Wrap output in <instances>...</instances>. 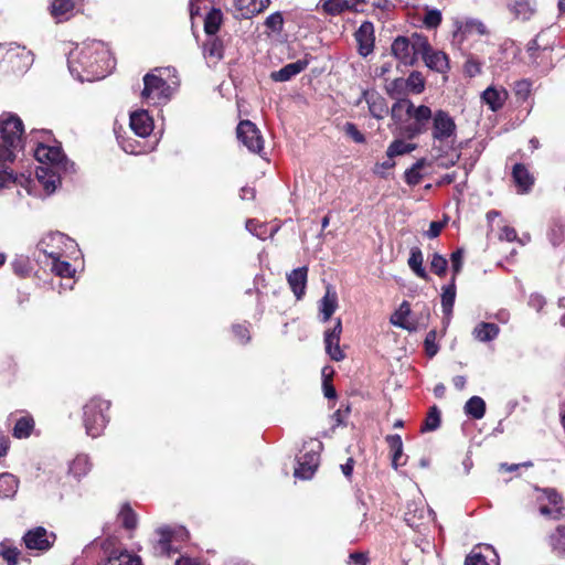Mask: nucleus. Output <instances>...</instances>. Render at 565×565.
<instances>
[{
  "label": "nucleus",
  "mask_w": 565,
  "mask_h": 565,
  "mask_svg": "<svg viewBox=\"0 0 565 565\" xmlns=\"http://www.w3.org/2000/svg\"><path fill=\"white\" fill-rule=\"evenodd\" d=\"M307 279H308V267L307 266L295 268L287 275V282H288L291 291L294 292L295 297L297 298V300L302 299V297L306 294Z\"/></svg>",
  "instance_id": "19"
},
{
  "label": "nucleus",
  "mask_w": 565,
  "mask_h": 565,
  "mask_svg": "<svg viewBox=\"0 0 565 565\" xmlns=\"http://www.w3.org/2000/svg\"><path fill=\"white\" fill-rule=\"evenodd\" d=\"M434 113L426 105L413 106L409 118L414 120L412 125L408 126L407 131L411 136H416L423 134L427 129V124L429 120L433 121Z\"/></svg>",
  "instance_id": "16"
},
{
  "label": "nucleus",
  "mask_w": 565,
  "mask_h": 565,
  "mask_svg": "<svg viewBox=\"0 0 565 565\" xmlns=\"http://www.w3.org/2000/svg\"><path fill=\"white\" fill-rule=\"evenodd\" d=\"M57 168L41 166L36 169V179L46 194H52L60 184Z\"/></svg>",
  "instance_id": "21"
},
{
  "label": "nucleus",
  "mask_w": 565,
  "mask_h": 565,
  "mask_svg": "<svg viewBox=\"0 0 565 565\" xmlns=\"http://www.w3.org/2000/svg\"><path fill=\"white\" fill-rule=\"evenodd\" d=\"M130 127L136 135L147 137L153 129V121L148 111L139 110L131 114Z\"/></svg>",
  "instance_id": "24"
},
{
  "label": "nucleus",
  "mask_w": 565,
  "mask_h": 565,
  "mask_svg": "<svg viewBox=\"0 0 565 565\" xmlns=\"http://www.w3.org/2000/svg\"><path fill=\"white\" fill-rule=\"evenodd\" d=\"M265 25L274 32H280L284 25V18L280 12H274L266 18Z\"/></svg>",
  "instance_id": "57"
},
{
  "label": "nucleus",
  "mask_w": 565,
  "mask_h": 565,
  "mask_svg": "<svg viewBox=\"0 0 565 565\" xmlns=\"http://www.w3.org/2000/svg\"><path fill=\"white\" fill-rule=\"evenodd\" d=\"M405 88V79L403 78H396L393 82H391L386 86V92L391 96H394L395 94L402 93V90Z\"/></svg>",
  "instance_id": "64"
},
{
  "label": "nucleus",
  "mask_w": 565,
  "mask_h": 565,
  "mask_svg": "<svg viewBox=\"0 0 565 565\" xmlns=\"http://www.w3.org/2000/svg\"><path fill=\"white\" fill-rule=\"evenodd\" d=\"M361 100L367 104L370 114L376 119H383L388 114L385 98L376 90H364Z\"/></svg>",
  "instance_id": "18"
},
{
  "label": "nucleus",
  "mask_w": 565,
  "mask_h": 565,
  "mask_svg": "<svg viewBox=\"0 0 565 565\" xmlns=\"http://www.w3.org/2000/svg\"><path fill=\"white\" fill-rule=\"evenodd\" d=\"M347 136H349L356 143L365 142L364 135L352 122H347L343 128Z\"/></svg>",
  "instance_id": "60"
},
{
  "label": "nucleus",
  "mask_w": 565,
  "mask_h": 565,
  "mask_svg": "<svg viewBox=\"0 0 565 565\" xmlns=\"http://www.w3.org/2000/svg\"><path fill=\"white\" fill-rule=\"evenodd\" d=\"M203 51H204V55L206 57L221 60L223 56L222 43L220 42L218 39H215V38L206 41V43L204 44Z\"/></svg>",
  "instance_id": "49"
},
{
  "label": "nucleus",
  "mask_w": 565,
  "mask_h": 565,
  "mask_svg": "<svg viewBox=\"0 0 565 565\" xmlns=\"http://www.w3.org/2000/svg\"><path fill=\"white\" fill-rule=\"evenodd\" d=\"M437 333L435 330H430L425 338V350L428 356H434L438 352V345L436 344Z\"/></svg>",
  "instance_id": "59"
},
{
  "label": "nucleus",
  "mask_w": 565,
  "mask_h": 565,
  "mask_svg": "<svg viewBox=\"0 0 565 565\" xmlns=\"http://www.w3.org/2000/svg\"><path fill=\"white\" fill-rule=\"evenodd\" d=\"M418 45L419 54L430 70L439 73L448 70V58L444 52L434 50L424 36H418Z\"/></svg>",
  "instance_id": "12"
},
{
  "label": "nucleus",
  "mask_w": 565,
  "mask_h": 565,
  "mask_svg": "<svg viewBox=\"0 0 565 565\" xmlns=\"http://www.w3.org/2000/svg\"><path fill=\"white\" fill-rule=\"evenodd\" d=\"M90 462L87 456L78 455L70 463L68 471L76 479L85 477L90 471Z\"/></svg>",
  "instance_id": "36"
},
{
  "label": "nucleus",
  "mask_w": 565,
  "mask_h": 565,
  "mask_svg": "<svg viewBox=\"0 0 565 565\" xmlns=\"http://www.w3.org/2000/svg\"><path fill=\"white\" fill-rule=\"evenodd\" d=\"M338 308V295L335 290L328 286L324 296L319 301V313L322 322L330 320Z\"/></svg>",
  "instance_id": "25"
},
{
  "label": "nucleus",
  "mask_w": 565,
  "mask_h": 565,
  "mask_svg": "<svg viewBox=\"0 0 565 565\" xmlns=\"http://www.w3.org/2000/svg\"><path fill=\"white\" fill-rule=\"evenodd\" d=\"M160 539L156 545V551L160 555L170 556L172 553L178 552V548L173 547L172 544L179 541H186L189 539V532L184 527H169L163 526L158 529Z\"/></svg>",
  "instance_id": "10"
},
{
  "label": "nucleus",
  "mask_w": 565,
  "mask_h": 565,
  "mask_svg": "<svg viewBox=\"0 0 565 565\" xmlns=\"http://www.w3.org/2000/svg\"><path fill=\"white\" fill-rule=\"evenodd\" d=\"M456 299V280L451 278L450 282L443 287L441 292V308L445 316L449 317L452 312Z\"/></svg>",
  "instance_id": "34"
},
{
  "label": "nucleus",
  "mask_w": 565,
  "mask_h": 565,
  "mask_svg": "<svg viewBox=\"0 0 565 565\" xmlns=\"http://www.w3.org/2000/svg\"><path fill=\"white\" fill-rule=\"evenodd\" d=\"M270 0H234V8L241 18L248 19L264 11Z\"/></svg>",
  "instance_id": "23"
},
{
  "label": "nucleus",
  "mask_w": 565,
  "mask_h": 565,
  "mask_svg": "<svg viewBox=\"0 0 565 565\" xmlns=\"http://www.w3.org/2000/svg\"><path fill=\"white\" fill-rule=\"evenodd\" d=\"M543 34L537 35L531 40L527 44V53L533 63L540 64L539 57L545 56L546 53H551L552 46L547 42H543Z\"/></svg>",
  "instance_id": "29"
},
{
  "label": "nucleus",
  "mask_w": 565,
  "mask_h": 565,
  "mask_svg": "<svg viewBox=\"0 0 565 565\" xmlns=\"http://www.w3.org/2000/svg\"><path fill=\"white\" fill-rule=\"evenodd\" d=\"M465 565H489L486 557L480 553L472 551L465 561Z\"/></svg>",
  "instance_id": "62"
},
{
  "label": "nucleus",
  "mask_w": 565,
  "mask_h": 565,
  "mask_svg": "<svg viewBox=\"0 0 565 565\" xmlns=\"http://www.w3.org/2000/svg\"><path fill=\"white\" fill-rule=\"evenodd\" d=\"M19 555V550L9 540L0 542V556L7 565H17Z\"/></svg>",
  "instance_id": "43"
},
{
  "label": "nucleus",
  "mask_w": 565,
  "mask_h": 565,
  "mask_svg": "<svg viewBox=\"0 0 565 565\" xmlns=\"http://www.w3.org/2000/svg\"><path fill=\"white\" fill-rule=\"evenodd\" d=\"M465 413L473 419H481L486 414V403L479 396L470 397L465 404Z\"/></svg>",
  "instance_id": "39"
},
{
  "label": "nucleus",
  "mask_w": 565,
  "mask_h": 565,
  "mask_svg": "<svg viewBox=\"0 0 565 565\" xmlns=\"http://www.w3.org/2000/svg\"><path fill=\"white\" fill-rule=\"evenodd\" d=\"M548 544L557 555H565V524L558 525L548 536Z\"/></svg>",
  "instance_id": "38"
},
{
  "label": "nucleus",
  "mask_w": 565,
  "mask_h": 565,
  "mask_svg": "<svg viewBox=\"0 0 565 565\" xmlns=\"http://www.w3.org/2000/svg\"><path fill=\"white\" fill-rule=\"evenodd\" d=\"M417 148L415 143L406 142L402 139H395L390 143L386 150V157H398L411 153Z\"/></svg>",
  "instance_id": "41"
},
{
  "label": "nucleus",
  "mask_w": 565,
  "mask_h": 565,
  "mask_svg": "<svg viewBox=\"0 0 565 565\" xmlns=\"http://www.w3.org/2000/svg\"><path fill=\"white\" fill-rule=\"evenodd\" d=\"M353 2L351 0H320L318 8L324 13L338 15L347 10H351Z\"/></svg>",
  "instance_id": "32"
},
{
  "label": "nucleus",
  "mask_w": 565,
  "mask_h": 565,
  "mask_svg": "<svg viewBox=\"0 0 565 565\" xmlns=\"http://www.w3.org/2000/svg\"><path fill=\"white\" fill-rule=\"evenodd\" d=\"M355 39L359 44V53L362 56H367L374 47V28L371 22H363L355 33Z\"/></svg>",
  "instance_id": "20"
},
{
  "label": "nucleus",
  "mask_w": 565,
  "mask_h": 565,
  "mask_svg": "<svg viewBox=\"0 0 565 565\" xmlns=\"http://www.w3.org/2000/svg\"><path fill=\"white\" fill-rule=\"evenodd\" d=\"M418 34H414L412 41L405 36H398L392 43L393 55L404 65H413L419 52Z\"/></svg>",
  "instance_id": "8"
},
{
  "label": "nucleus",
  "mask_w": 565,
  "mask_h": 565,
  "mask_svg": "<svg viewBox=\"0 0 565 565\" xmlns=\"http://www.w3.org/2000/svg\"><path fill=\"white\" fill-rule=\"evenodd\" d=\"M423 23L427 29H436L441 23V12L437 9H427Z\"/></svg>",
  "instance_id": "55"
},
{
  "label": "nucleus",
  "mask_w": 565,
  "mask_h": 565,
  "mask_svg": "<svg viewBox=\"0 0 565 565\" xmlns=\"http://www.w3.org/2000/svg\"><path fill=\"white\" fill-rule=\"evenodd\" d=\"M414 104L406 98L398 99L392 107L391 116L393 120L397 124L404 122L407 119H411V113Z\"/></svg>",
  "instance_id": "31"
},
{
  "label": "nucleus",
  "mask_w": 565,
  "mask_h": 565,
  "mask_svg": "<svg viewBox=\"0 0 565 565\" xmlns=\"http://www.w3.org/2000/svg\"><path fill=\"white\" fill-rule=\"evenodd\" d=\"M73 8L74 3L72 0H53L51 12L56 19L62 20Z\"/></svg>",
  "instance_id": "47"
},
{
  "label": "nucleus",
  "mask_w": 565,
  "mask_h": 565,
  "mask_svg": "<svg viewBox=\"0 0 565 565\" xmlns=\"http://www.w3.org/2000/svg\"><path fill=\"white\" fill-rule=\"evenodd\" d=\"M34 157L46 167L61 169L64 160V154L60 146H47L40 143L34 150Z\"/></svg>",
  "instance_id": "14"
},
{
  "label": "nucleus",
  "mask_w": 565,
  "mask_h": 565,
  "mask_svg": "<svg viewBox=\"0 0 565 565\" xmlns=\"http://www.w3.org/2000/svg\"><path fill=\"white\" fill-rule=\"evenodd\" d=\"M510 10L516 19H520L523 21L529 20L534 12L533 7L531 6L530 1H527V0L515 1L511 6Z\"/></svg>",
  "instance_id": "45"
},
{
  "label": "nucleus",
  "mask_w": 565,
  "mask_h": 565,
  "mask_svg": "<svg viewBox=\"0 0 565 565\" xmlns=\"http://www.w3.org/2000/svg\"><path fill=\"white\" fill-rule=\"evenodd\" d=\"M512 177L515 184L519 188L520 193L529 192L534 183L533 175L530 173L527 168L522 163H516L513 167Z\"/></svg>",
  "instance_id": "27"
},
{
  "label": "nucleus",
  "mask_w": 565,
  "mask_h": 565,
  "mask_svg": "<svg viewBox=\"0 0 565 565\" xmlns=\"http://www.w3.org/2000/svg\"><path fill=\"white\" fill-rule=\"evenodd\" d=\"M405 87L409 88L412 92L416 94L422 93L425 88V82L420 73L413 72L405 81Z\"/></svg>",
  "instance_id": "53"
},
{
  "label": "nucleus",
  "mask_w": 565,
  "mask_h": 565,
  "mask_svg": "<svg viewBox=\"0 0 565 565\" xmlns=\"http://www.w3.org/2000/svg\"><path fill=\"white\" fill-rule=\"evenodd\" d=\"M455 25L457 28V32L461 33L462 35H471L475 33L479 35L487 34L486 25L477 19H467L465 21L457 20Z\"/></svg>",
  "instance_id": "30"
},
{
  "label": "nucleus",
  "mask_w": 565,
  "mask_h": 565,
  "mask_svg": "<svg viewBox=\"0 0 565 565\" xmlns=\"http://www.w3.org/2000/svg\"><path fill=\"white\" fill-rule=\"evenodd\" d=\"M322 375L324 377L323 379V393H324V396L327 398H329V399L335 398L337 393H335V390H334L333 385L331 384L329 375H327V369H323Z\"/></svg>",
  "instance_id": "63"
},
{
  "label": "nucleus",
  "mask_w": 565,
  "mask_h": 565,
  "mask_svg": "<svg viewBox=\"0 0 565 565\" xmlns=\"http://www.w3.org/2000/svg\"><path fill=\"white\" fill-rule=\"evenodd\" d=\"M427 166V160L422 158L417 160L409 169H407L404 173L405 182L408 185H417L422 179V170Z\"/></svg>",
  "instance_id": "40"
},
{
  "label": "nucleus",
  "mask_w": 565,
  "mask_h": 565,
  "mask_svg": "<svg viewBox=\"0 0 565 565\" xmlns=\"http://www.w3.org/2000/svg\"><path fill=\"white\" fill-rule=\"evenodd\" d=\"M34 427V420L31 416L19 418L13 427V436L17 438H26Z\"/></svg>",
  "instance_id": "44"
},
{
  "label": "nucleus",
  "mask_w": 565,
  "mask_h": 565,
  "mask_svg": "<svg viewBox=\"0 0 565 565\" xmlns=\"http://www.w3.org/2000/svg\"><path fill=\"white\" fill-rule=\"evenodd\" d=\"M308 66V62L305 60H298L296 62L289 63L281 67L279 71L273 72L270 77L275 82H287L291 79L294 76L298 75L302 71H305Z\"/></svg>",
  "instance_id": "26"
},
{
  "label": "nucleus",
  "mask_w": 565,
  "mask_h": 565,
  "mask_svg": "<svg viewBox=\"0 0 565 565\" xmlns=\"http://www.w3.org/2000/svg\"><path fill=\"white\" fill-rule=\"evenodd\" d=\"M386 441H387L391 450L393 451V459H392L393 467L397 468L398 460H399V458L403 455V441H402V438L397 434L388 435V436H386Z\"/></svg>",
  "instance_id": "46"
},
{
  "label": "nucleus",
  "mask_w": 565,
  "mask_h": 565,
  "mask_svg": "<svg viewBox=\"0 0 565 565\" xmlns=\"http://www.w3.org/2000/svg\"><path fill=\"white\" fill-rule=\"evenodd\" d=\"M246 230L253 234L254 236L265 239L267 235V226L265 224H259L255 220H248L246 222Z\"/></svg>",
  "instance_id": "56"
},
{
  "label": "nucleus",
  "mask_w": 565,
  "mask_h": 565,
  "mask_svg": "<svg viewBox=\"0 0 565 565\" xmlns=\"http://www.w3.org/2000/svg\"><path fill=\"white\" fill-rule=\"evenodd\" d=\"M508 92L503 87L489 86L483 90L481 100L486 104L490 110L498 111L503 107L508 99Z\"/></svg>",
  "instance_id": "22"
},
{
  "label": "nucleus",
  "mask_w": 565,
  "mask_h": 565,
  "mask_svg": "<svg viewBox=\"0 0 565 565\" xmlns=\"http://www.w3.org/2000/svg\"><path fill=\"white\" fill-rule=\"evenodd\" d=\"M440 426V412L437 406H431L424 425L422 426V431H434Z\"/></svg>",
  "instance_id": "48"
},
{
  "label": "nucleus",
  "mask_w": 565,
  "mask_h": 565,
  "mask_svg": "<svg viewBox=\"0 0 565 565\" xmlns=\"http://www.w3.org/2000/svg\"><path fill=\"white\" fill-rule=\"evenodd\" d=\"M319 452L311 449L298 458V467L295 469V477L310 479L319 466Z\"/></svg>",
  "instance_id": "17"
},
{
  "label": "nucleus",
  "mask_w": 565,
  "mask_h": 565,
  "mask_svg": "<svg viewBox=\"0 0 565 565\" xmlns=\"http://www.w3.org/2000/svg\"><path fill=\"white\" fill-rule=\"evenodd\" d=\"M237 139L253 153H260L264 139L260 130L250 120H242L236 128Z\"/></svg>",
  "instance_id": "9"
},
{
  "label": "nucleus",
  "mask_w": 565,
  "mask_h": 565,
  "mask_svg": "<svg viewBox=\"0 0 565 565\" xmlns=\"http://www.w3.org/2000/svg\"><path fill=\"white\" fill-rule=\"evenodd\" d=\"M433 512L423 502L412 501L407 503L405 521L411 527H419L431 518Z\"/></svg>",
  "instance_id": "15"
},
{
  "label": "nucleus",
  "mask_w": 565,
  "mask_h": 565,
  "mask_svg": "<svg viewBox=\"0 0 565 565\" xmlns=\"http://www.w3.org/2000/svg\"><path fill=\"white\" fill-rule=\"evenodd\" d=\"M448 262L438 253H435L430 260V269L434 274L443 277L447 271Z\"/></svg>",
  "instance_id": "52"
},
{
  "label": "nucleus",
  "mask_w": 565,
  "mask_h": 565,
  "mask_svg": "<svg viewBox=\"0 0 565 565\" xmlns=\"http://www.w3.org/2000/svg\"><path fill=\"white\" fill-rule=\"evenodd\" d=\"M342 333V322L341 319L338 318L335 320L334 327L332 329H328L324 332V347L327 354L333 361H342L345 358L344 352L340 348V339Z\"/></svg>",
  "instance_id": "13"
},
{
  "label": "nucleus",
  "mask_w": 565,
  "mask_h": 565,
  "mask_svg": "<svg viewBox=\"0 0 565 565\" xmlns=\"http://www.w3.org/2000/svg\"><path fill=\"white\" fill-rule=\"evenodd\" d=\"M24 147V126L12 113L0 115V162H13Z\"/></svg>",
  "instance_id": "2"
},
{
  "label": "nucleus",
  "mask_w": 565,
  "mask_h": 565,
  "mask_svg": "<svg viewBox=\"0 0 565 565\" xmlns=\"http://www.w3.org/2000/svg\"><path fill=\"white\" fill-rule=\"evenodd\" d=\"M171 95V87L162 77L154 73H148L143 76V89L141 92V97L148 104H166L170 99Z\"/></svg>",
  "instance_id": "7"
},
{
  "label": "nucleus",
  "mask_w": 565,
  "mask_h": 565,
  "mask_svg": "<svg viewBox=\"0 0 565 565\" xmlns=\"http://www.w3.org/2000/svg\"><path fill=\"white\" fill-rule=\"evenodd\" d=\"M395 167V161L393 157H386V160L383 162H379L373 168V173L381 177L386 178V172Z\"/></svg>",
  "instance_id": "58"
},
{
  "label": "nucleus",
  "mask_w": 565,
  "mask_h": 565,
  "mask_svg": "<svg viewBox=\"0 0 565 565\" xmlns=\"http://www.w3.org/2000/svg\"><path fill=\"white\" fill-rule=\"evenodd\" d=\"M499 327L494 323L481 322L473 329V335L478 341L488 342L497 338Z\"/></svg>",
  "instance_id": "37"
},
{
  "label": "nucleus",
  "mask_w": 565,
  "mask_h": 565,
  "mask_svg": "<svg viewBox=\"0 0 565 565\" xmlns=\"http://www.w3.org/2000/svg\"><path fill=\"white\" fill-rule=\"evenodd\" d=\"M450 260H451V267H452V271H454L452 277L456 278V276L460 273L462 265H463V250L460 248L455 250L451 254Z\"/></svg>",
  "instance_id": "61"
},
{
  "label": "nucleus",
  "mask_w": 565,
  "mask_h": 565,
  "mask_svg": "<svg viewBox=\"0 0 565 565\" xmlns=\"http://www.w3.org/2000/svg\"><path fill=\"white\" fill-rule=\"evenodd\" d=\"M119 519L126 529H135L137 525V515L130 507L124 505L119 513Z\"/></svg>",
  "instance_id": "54"
},
{
  "label": "nucleus",
  "mask_w": 565,
  "mask_h": 565,
  "mask_svg": "<svg viewBox=\"0 0 565 565\" xmlns=\"http://www.w3.org/2000/svg\"><path fill=\"white\" fill-rule=\"evenodd\" d=\"M56 536L52 532H47L44 527L38 526L28 531L23 536L25 547L30 551L46 552L49 551Z\"/></svg>",
  "instance_id": "11"
},
{
  "label": "nucleus",
  "mask_w": 565,
  "mask_h": 565,
  "mask_svg": "<svg viewBox=\"0 0 565 565\" xmlns=\"http://www.w3.org/2000/svg\"><path fill=\"white\" fill-rule=\"evenodd\" d=\"M109 403L100 398H93L84 406V426L86 434L93 438L98 437L107 424L105 414Z\"/></svg>",
  "instance_id": "4"
},
{
  "label": "nucleus",
  "mask_w": 565,
  "mask_h": 565,
  "mask_svg": "<svg viewBox=\"0 0 565 565\" xmlns=\"http://www.w3.org/2000/svg\"><path fill=\"white\" fill-rule=\"evenodd\" d=\"M53 258L52 270L61 276V277H72L75 273V269L68 262L60 260L54 254H51Z\"/></svg>",
  "instance_id": "50"
},
{
  "label": "nucleus",
  "mask_w": 565,
  "mask_h": 565,
  "mask_svg": "<svg viewBox=\"0 0 565 565\" xmlns=\"http://www.w3.org/2000/svg\"><path fill=\"white\" fill-rule=\"evenodd\" d=\"M423 263H424V257H423V253H422L420 248L412 247L407 264L417 277L427 280L428 275L423 266Z\"/></svg>",
  "instance_id": "33"
},
{
  "label": "nucleus",
  "mask_w": 565,
  "mask_h": 565,
  "mask_svg": "<svg viewBox=\"0 0 565 565\" xmlns=\"http://www.w3.org/2000/svg\"><path fill=\"white\" fill-rule=\"evenodd\" d=\"M457 136V125L455 119L444 109H437L434 113L431 121V138L434 145L449 146L455 142Z\"/></svg>",
  "instance_id": "5"
},
{
  "label": "nucleus",
  "mask_w": 565,
  "mask_h": 565,
  "mask_svg": "<svg viewBox=\"0 0 565 565\" xmlns=\"http://www.w3.org/2000/svg\"><path fill=\"white\" fill-rule=\"evenodd\" d=\"M104 559L100 565H141V558L122 548L116 537H107L102 543Z\"/></svg>",
  "instance_id": "6"
},
{
  "label": "nucleus",
  "mask_w": 565,
  "mask_h": 565,
  "mask_svg": "<svg viewBox=\"0 0 565 565\" xmlns=\"http://www.w3.org/2000/svg\"><path fill=\"white\" fill-rule=\"evenodd\" d=\"M114 67L108 47L100 41H88L77 45L68 56V68L81 82H93L106 77Z\"/></svg>",
  "instance_id": "1"
},
{
  "label": "nucleus",
  "mask_w": 565,
  "mask_h": 565,
  "mask_svg": "<svg viewBox=\"0 0 565 565\" xmlns=\"http://www.w3.org/2000/svg\"><path fill=\"white\" fill-rule=\"evenodd\" d=\"M411 315V306L407 301H403L398 309L391 316L390 322L402 329L415 331L416 327L407 322V317Z\"/></svg>",
  "instance_id": "28"
},
{
  "label": "nucleus",
  "mask_w": 565,
  "mask_h": 565,
  "mask_svg": "<svg viewBox=\"0 0 565 565\" xmlns=\"http://www.w3.org/2000/svg\"><path fill=\"white\" fill-rule=\"evenodd\" d=\"M34 62L33 53L17 43L0 44V75L21 74Z\"/></svg>",
  "instance_id": "3"
},
{
  "label": "nucleus",
  "mask_w": 565,
  "mask_h": 565,
  "mask_svg": "<svg viewBox=\"0 0 565 565\" xmlns=\"http://www.w3.org/2000/svg\"><path fill=\"white\" fill-rule=\"evenodd\" d=\"M18 479L8 472L0 475V498H12L18 491Z\"/></svg>",
  "instance_id": "35"
},
{
  "label": "nucleus",
  "mask_w": 565,
  "mask_h": 565,
  "mask_svg": "<svg viewBox=\"0 0 565 565\" xmlns=\"http://www.w3.org/2000/svg\"><path fill=\"white\" fill-rule=\"evenodd\" d=\"M222 19H223V14H222L221 10H218V9L211 10L207 13L205 21H204L205 33L209 35H214L220 30Z\"/></svg>",
  "instance_id": "42"
},
{
  "label": "nucleus",
  "mask_w": 565,
  "mask_h": 565,
  "mask_svg": "<svg viewBox=\"0 0 565 565\" xmlns=\"http://www.w3.org/2000/svg\"><path fill=\"white\" fill-rule=\"evenodd\" d=\"M24 180V175H14L12 171L8 169L0 168V191L3 189L10 188L12 184H17L18 182H22ZM25 181H28L25 179Z\"/></svg>",
  "instance_id": "51"
}]
</instances>
